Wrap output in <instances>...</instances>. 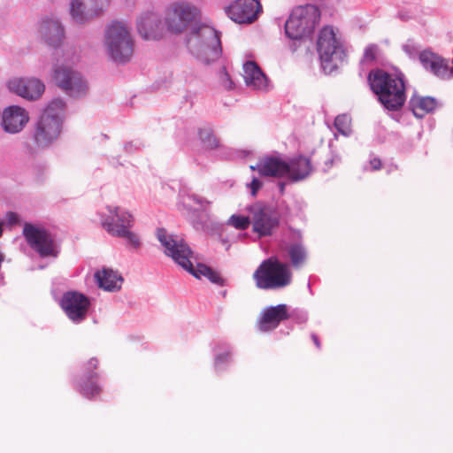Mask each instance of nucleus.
Segmentation results:
<instances>
[{
	"instance_id": "obj_1",
	"label": "nucleus",
	"mask_w": 453,
	"mask_h": 453,
	"mask_svg": "<svg viewBox=\"0 0 453 453\" xmlns=\"http://www.w3.org/2000/svg\"><path fill=\"white\" fill-rule=\"evenodd\" d=\"M62 32L58 25V50L63 60L58 65V88L73 99H81L88 94L89 86L83 74L73 66L79 60L78 51L74 45L60 40Z\"/></svg>"
},
{
	"instance_id": "obj_2",
	"label": "nucleus",
	"mask_w": 453,
	"mask_h": 453,
	"mask_svg": "<svg viewBox=\"0 0 453 453\" xmlns=\"http://www.w3.org/2000/svg\"><path fill=\"white\" fill-rule=\"evenodd\" d=\"M368 81L372 92L388 111L400 110L405 101V83L403 73H389L382 69L370 72Z\"/></svg>"
},
{
	"instance_id": "obj_3",
	"label": "nucleus",
	"mask_w": 453,
	"mask_h": 453,
	"mask_svg": "<svg viewBox=\"0 0 453 453\" xmlns=\"http://www.w3.org/2000/svg\"><path fill=\"white\" fill-rule=\"evenodd\" d=\"M186 43L190 53L205 64L215 61L221 54L218 32L205 24L194 26L187 37Z\"/></svg>"
},
{
	"instance_id": "obj_4",
	"label": "nucleus",
	"mask_w": 453,
	"mask_h": 453,
	"mask_svg": "<svg viewBox=\"0 0 453 453\" xmlns=\"http://www.w3.org/2000/svg\"><path fill=\"white\" fill-rule=\"evenodd\" d=\"M104 47L108 56L117 64L130 61L134 52L131 27L124 21H112L104 31Z\"/></svg>"
},
{
	"instance_id": "obj_5",
	"label": "nucleus",
	"mask_w": 453,
	"mask_h": 453,
	"mask_svg": "<svg viewBox=\"0 0 453 453\" xmlns=\"http://www.w3.org/2000/svg\"><path fill=\"white\" fill-rule=\"evenodd\" d=\"M332 27H325L319 33L317 50L325 73L330 74L340 67L347 57L341 37Z\"/></svg>"
},
{
	"instance_id": "obj_6",
	"label": "nucleus",
	"mask_w": 453,
	"mask_h": 453,
	"mask_svg": "<svg viewBox=\"0 0 453 453\" xmlns=\"http://www.w3.org/2000/svg\"><path fill=\"white\" fill-rule=\"evenodd\" d=\"M253 278L258 288L279 289L291 283L292 273L287 264L276 257H271L261 263Z\"/></svg>"
},
{
	"instance_id": "obj_7",
	"label": "nucleus",
	"mask_w": 453,
	"mask_h": 453,
	"mask_svg": "<svg viewBox=\"0 0 453 453\" xmlns=\"http://www.w3.org/2000/svg\"><path fill=\"white\" fill-rule=\"evenodd\" d=\"M320 19V12L314 4L299 5L293 9L285 23V34L292 40L311 35Z\"/></svg>"
},
{
	"instance_id": "obj_8",
	"label": "nucleus",
	"mask_w": 453,
	"mask_h": 453,
	"mask_svg": "<svg viewBox=\"0 0 453 453\" xmlns=\"http://www.w3.org/2000/svg\"><path fill=\"white\" fill-rule=\"evenodd\" d=\"M200 10L194 4L180 0L171 3L165 11L164 21L167 30L181 34L200 18Z\"/></svg>"
},
{
	"instance_id": "obj_9",
	"label": "nucleus",
	"mask_w": 453,
	"mask_h": 453,
	"mask_svg": "<svg viewBox=\"0 0 453 453\" xmlns=\"http://www.w3.org/2000/svg\"><path fill=\"white\" fill-rule=\"evenodd\" d=\"M253 232L259 237L270 236L280 225V216L271 205L257 203L248 208Z\"/></svg>"
},
{
	"instance_id": "obj_10",
	"label": "nucleus",
	"mask_w": 453,
	"mask_h": 453,
	"mask_svg": "<svg viewBox=\"0 0 453 453\" xmlns=\"http://www.w3.org/2000/svg\"><path fill=\"white\" fill-rule=\"evenodd\" d=\"M157 237L164 247V252L183 269L190 265L194 257L193 251L188 243L180 236L169 234L165 229L159 228Z\"/></svg>"
},
{
	"instance_id": "obj_11",
	"label": "nucleus",
	"mask_w": 453,
	"mask_h": 453,
	"mask_svg": "<svg viewBox=\"0 0 453 453\" xmlns=\"http://www.w3.org/2000/svg\"><path fill=\"white\" fill-rule=\"evenodd\" d=\"M60 306L73 323L81 324L88 317L91 300L81 292L67 291L61 298Z\"/></svg>"
},
{
	"instance_id": "obj_12",
	"label": "nucleus",
	"mask_w": 453,
	"mask_h": 453,
	"mask_svg": "<svg viewBox=\"0 0 453 453\" xmlns=\"http://www.w3.org/2000/svg\"><path fill=\"white\" fill-rule=\"evenodd\" d=\"M57 133V100L52 99L43 109L37 122L35 139L41 147L50 145Z\"/></svg>"
},
{
	"instance_id": "obj_13",
	"label": "nucleus",
	"mask_w": 453,
	"mask_h": 453,
	"mask_svg": "<svg viewBox=\"0 0 453 453\" xmlns=\"http://www.w3.org/2000/svg\"><path fill=\"white\" fill-rule=\"evenodd\" d=\"M8 89L29 102L39 100L44 91V83L35 77H15L7 82Z\"/></svg>"
},
{
	"instance_id": "obj_14",
	"label": "nucleus",
	"mask_w": 453,
	"mask_h": 453,
	"mask_svg": "<svg viewBox=\"0 0 453 453\" xmlns=\"http://www.w3.org/2000/svg\"><path fill=\"white\" fill-rule=\"evenodd\" d=\"M23 235L28 245L41 257H55L54 242L47 231L27 223L23 228Z\"/></svg>"
},
{
	"instance_id": "obj_15",
	"label": "nucleus",
	"mask_w": 453,
	"mask_h": 453,
	"mask_svg": "<svg viewBox=\"0 0 453 453\" xmlns=\"http://www.w3.org/2000/svg\"><path fill=\"white\" fill-rule=\"evenodd\" d=\"M109 6V0H71L70 14L80 24L102 15Z\"/></svg>"
},
{
	"instance_id": "obj_16",
	"label": "nucleus",
	"mask_w": 453,
	"mask_h": 453,
	"mask_svg": "<svg viewBox=\"0 0 453 453\" xmlns=\"http://www.w3.org/2000/svg\"><path fill=\"white\" fill-rule=\"evenodd\" d=\"M211 203V202L205 197L189 191H182L179 195V210L185 212L196 229L202 226L201 222L196 219L197 211H206Z\"/></svg>"
},
{
	"instance_id": "obj_17",
	"label": "nucleus",
	"mask_w": 453,
	"mask_h": 453,
	"mask_svg": "<svg viewBox=\"0 0 453 453\" xmlns=\"http://www.w3.org/2000/svg\"><path fill=\"white\" fill-rule=\"evenodd\" d=\"M29 112L19 105H10L5 107L1 115V127L4 132L9 134L20 133L29 122Z\"/></svg>"
},
{
	"instance_id": "obj_18",
	"label": "nucleus",
	"mask_w": 453,
	"mask_h": 453,
	"mask_svg": "<svg viewBox=\"0 0 453 453\" xmlns=\"http://www.w3.org/2000/svg\"><path fill=\"white\" fill-rule=\"evenodd\" d=\"M36 36L41 44L52 50H57V15L46 12L41 15L36 24Z\"/></svg>"
},
{
	"instance_id": "obj_19",
	"label": "nucleus",
	"mask_w": 453,
	"mask_h": 453,
	"mask_svg": "<svg viewBox=\"0 0 453 453\" xmlns=\"http://www.w3.org/2000/svg\"><path fill=\"white\" fill-rule=\"evenodd\" d=\"M261 8L257 0H236L226 9V12L236 23H251L257 18Z\"/></svg>"
},
{
	"instance_id": "obj_20",
	"label": "nucleus",
	"mask_w": 453,
	"mask_h": 453,
	"mask_svg": "<svg viewBox=\"0 0 453 453\" xmlns=\"http://www.w3.org/2000/svg\"><path fill=\"white\" fill-rule=\"evenodd\" d=\"M419 61L423 67L441 80L452 79V72L449 70V59L429 50H425L419 53Z\"/></svg>"
},
{
	"instance_id": "obj_21",
	"label": "nucleus",
	"mask_w": 453,
	"mask_h": 453,
	"mask_svg": "<svg viewBox=\"0 0 453 453\" xmlns=\"http://www.w3.org/2000/svg\"><path fill=\"white\" fill-rule=\"evenodd\" d=\"M250 169L257 170L260 176L286 178L288 172L287 161L280 157L267 156L262 157L257 165H251Z\"/></svg>"
},
{
	"instance_id": "obj_22",
	"label": "nucleus",
	"mask_w": 453,
	"mask_h": 453,
	"mask_svg": "<svg viewBox=\"0 0 453 453\" xmlns=\"http://www.w3.org/2000/svg\"><path fill=\"white\" fill-rule=\"evenodd\" d=\"M97 366V358H90L84 365V373L79 382V390L81 394L88 399L98 395L101 391L100 387L96 383L98 374L94 372Z\"/></svg>"
},
{
	"instance_id": "obj_23",
	"label": "nucleus",
	"mask_w": 453,
	"mask_h": 453,
	"mask_svg": "<svg viewBox=\"0 0 453 453\" xmlns=\"http://www.w3.org/2000/svg\"><path fill=\"white\" fill-rule=\"evenodd\" d=\"M290 318L287 304H278L265 308L258 320V328L262 332L275 329L281 321Z\"/></svg>"
},
{
	"instance_id": "obj_24",
	"label": "nucleus",
	"mask_w": 453,
	"mask_h": 453,
	"mask_svg": "<svg viewBox=\"0 0 453 453\" xmlns=\"http://www.w3.org/2000/svg\"><path fill=\"white\" fill-rule=\"evenodd\" d=\"M108 214L101 216L103 227L110 234L111 228L132 227L134 219L132 214L119 206H107Z\"/></svg>"
},
{
	"instance_id": "obj_25",
	"label": "nucleus",
	"mask_w": 453,
	"mask_h": 453,
	"mask_svg": "<svg viewBox=\"0 0 453 453\" xmlns=\"http://www.w3.org/2000/svg\"><path fill=\"white\" fill-rule=\"evenodd\" d=\"M287 180L290 182H298L308 178L313 171L311 159L305 156L298 155L287 161Z\"/></svg>"
},
{
	"instance_id": "obj_26",
	"label": "nucleus",
	"mask_w": 453,
	"mask_h": 453,
	"mask_svg": "<svg viewBox=\"0 0 453 453\" xmlns=\"http://www.w3.org/2000/svg\"><path fill=\"white\" fill-rule=\"evenodd\" d=\"M136 25L137 31L142 38H155L161 25V18L157 12L148 11L139 16Z\"/></svg>"
},
{
	"instance_id": "obj_27",
	"label": "nucleus",
	"mask_w": 453,
	"mask_h": 453,
	"mask_svg": "<svg viewBox=\"0 0 453 453\" xmlns=\"http://www.w3.org/2000/svg\"><path fill=\"white\" fill-rule=\"evenodd\" d=\"M243 79L246 85L254 89H264L267 86L266 76L253 61H247L243 65Z\"/></svg>"
},
{
	"instance_id": "obj_28",
	"label": "nucleus",
	"mask_w": 453,
	"mask_h": 453,
	"mask_svg": "<svg viewBox=\"0 0 453 453\" xmlns=\"http://www.w3.org/2000/svg\"><path fill=\"white\" fill-rule=\"evenodd\" d=\"M96 280L99 288L114 292L121 288L123 278L117 272L110 268H103L95 273Z\"/></svg>"
},
{
	"instance_id": "obj_29",
	"label": "nucleus",
	"mask_w": 453,
	"mask_h": 453,
	"mask_svg": "<svg viewBox=\"0 0 453 453\" xmlns=\"http://www.w3.org/2000/svg\"><path fill=\"white\" fill-rule=\"evenodd\" d=\"M436 106L437 101L432 96H420L414 94L409 101V109L418 119L432 112Z\"/></svg>"
},
{
	"instance_id": "obj_30",
	"label": "nucleus",
	"mask_w": 453,
	"mask_h": 453,
	"mask_svg": "<svg viewBox=\"0 0 453 453\" xmlns=\"http://www.w3.org/2000/svg\"><path fill=\"white\" fill-rule=\"evenodd\" d=\"M280 248L283 256L290 259L294 267L298 268L305 262L307 253L301 242L281 243Z\"/></svg>"
},
{
	"instance_id": "obj_31",
	"label": "nucleus",
	"mask_w": 453,
	"mask_h": 453,
	"mask_svg": "<svg viewBox=\"0 0 453 453\" xmlns=\"http://www.w3.org/2000/svg\"><path fill=\"white\" fill-rule=\"evenodd\" d=\"M131 227L127 228H111L110 229V234L114 237L123 238L126 240L127 243L137 250L141 247L142 242L137 234L134 232H132L130 230Z\"/></svg>"
},
{
	"instance_id": "obj_32",
	"label": "nucleus",
	"mask_w": 453,
	"mask_h": 453,
	"mask_svg": "<svg viewBox=\"0 0 453 453\" xmlns=\"http://www.w3.org/2000/svg\"><path fill=\"white\" fill-rule=\"evenodd\" d=\"M198 134L205 149L212 150L219 146V141L210 127L201 128Z\"/></svg>"
},
{
	"instance_id": "obj_33",
	"label": "nucleus",
	"mask_w": 453,
	"mask_h": 453,
	"mask_svg": "<svg viewBox=\"0 0 453 453\" xmlns=\"http://www.w3.org/2000/svg\"><path fill=\"white\" fill-rule=\"evenodd\" d=\"M351 119L347 114L338 115L334 119V127L338 132L344 135H348L350 132Z\"/></svg>"
},
{
	"instance_id": "obj_34",
	"label": "nucleus",
	"mask_w": 453,
	"mask_h": 453,
	"mask_svg": "<svg viewBox=\"0 0 453 453\" xmlns=\"http://www.w3.org/2000/svg\"><path fill=\"white\" fill-rule=\"evenodd\" d=\"M250 214L248 217L241 215H232L228 219V224L236 229L245 230L250 225Z\"/></svg>"
},
{
	"instance_id": "obj_35",
	"label": "nucleus",
	"mask_w": 453,
	"mask_h": 453,
	"mask_svg": "<svg viewBox=\"0 0 453 453\" xmlns=\"http://www.w3.org/2000/svg\"><path fill=\"white\" fill-rule=\"evenodd\" d=\"M231 362V353L229 350L216 354L214 360V367L217 372L224 371Z\"/></svg>"
},
{
	"instance_id": "obj_36",
	"label": "nucleus",
	"mask_w": 453,
	"mask_h": 453,
	"mask_svg": "<svg viewBox=\"0 0 453 453\" xmlns=\"http://www.w3.org/2000/svg\"><path fill=\"white\" fill-rule=\"evenodd\" d=\"M211 267L203 265V264H197V265L195 267L192 264V261L190 262V265L186 266L185 270L194 275L196 278H201V276L208 277V274H210Z\"/></svg>"
},
{
	"instance_id": "obj_37",
	"label": "nucleus",
	"mask_w": 453,
	"mask_h": 453,
	"mask_svg": "<svg viewBox=\"0 0 453 453\" xmlns=\"http://www.w3.org/2000/svg\"><path fill=\"white\" fill-rule=\"evenodd\" d=\"M403 50L409 56V58L414 59L417 57L419 58V51L420 46L418 45L414 41L408 40L402 46Z\"/></svg>"
},
{
	"instance_id": "obj_38",
	"label": "nucleus",
	"mask_w": 453,
	"mask_h": 453,
	"mask_svg": "<svg viewBox=\"0 0 453 453\" xmlns=\"http://www.w3.org/2000/svg\"><path fill=\"white\" fill-rule=\"evenodd\" d=\"M379 52L380 49L376 44L368 45L365 50L362 61L365 63L373 62L376 60Z\"/></svg>"
},
{
	"instance_id": "obj_39",
	"label": "nucleus",
	"mask_w": 453,
	"mask_h": 453,
	"mask_svg": "<svg viewBox=\"0 0 453 453\" xmlns=\"http://www.w3.org/2000/svg\"><path fill=\"white\" fill-rule=\"evenodd\" d=\"M219 81L220 84L226 88V89H233L234 85L233 81L230 78L229 73L226 72V68H222V70L219 73Z\"/></svg>"
},
{
	"instance_id": "obj_40",
	"label": "nucleus",
	"mask_w": 453,
	"mask_h": 453,
	"mask_svg": "<svg viewBox=\"0 0 453 453\" xmlns=\"http://www.w3.org/2000/svg\"><path fill=\"white\" fill-rule=\"evenodd\" d=\"M212 283L218 284V285H224V280L220 277V275L214 272L212 269L210 271V274H208L207 277Z\"/></svg>"
},
{
	"instance_id": "obj_41",
	"label": "nucleus",
	"mask_w": 453,
	"mask_h": 453,
	"mask_svg": "<svg viewBox=\"0 0 453 453\" xmlns=\"http://www.w3.org/2000/svg\"><path fill=\"white\" fill-rule=\"evenodd\" d=\"M263 183L256 177L252 178L251 182L248 185L251 189V195L256 196L257 190L262 187Z\"/></svg>"
},
{
	"instance_id": "obj_42",
	"label": "nucleus",
	"mask_w": 453,
	"mask_h": 453,
	"mask_svg": "<svg viewBox=\"0 0 453 453\" xmlns=\"http://www.w3.org/2000/svg\"><path fill=\"white\" fill-rule=\"evenodd\" d=\"M6 219L10 225H15L19 222V217L17 213L9 211L6 214Z\"/></svg>"
},
{
	"instance_id": "obj_43",
	"label": "nucleus",
	"mask_w": 453,
	"mask_h": 453,
	"mask_svg": "<svg viewBox=\"0 0 453 453\" xmlns=\"http://www.w3.org/2000/svg\"><path fill=\"white\" fill-rule=\"evenodd\" d=\"M370 165L372 170H379L381 165L380 158L374 157L370 160Z\"/></svg>"
},
{
	"instance_id": "obj_44",
	"label": "nucleus",
	"mask_w": 453,
	"mask_h": 453,
	"mask_svg": "<svg viewBox=\"0 0 453 453\" xmlns=\"http://www.w3.org/2000/svg\"><path fill=\"white\" fill-rule=\"evenodd\" d=\"M124 149L127 152H132L133 150H137L138 147L136 144H134L133 142H129L125 144Z\"/></svg>"
},
{
	"instance_id": "obj_45",
	"label": "nucleus",
	"mask_w": 453,
	"mask_h": 453,
	"mask_svg": "<svg viewBox=\"0 0 453 453\" xmlns=\"http://www.w3.org/2000/svg\"><path fill=\"white\" fill-rule=\"evenodd\" d=\"M311 339L313 341V342L315 343V345L317 346V348H320V342H319V340L318 338V336L316 334H311Z\"/></svg>"
},
{
	"instance_id": "obj_46",
	"label": "nucleus",
	"mask_w": 453,
	"mask_h": 453,
	"mask_svg": "<svg viewBox=\"0 0 453 453\" xmlns=\"http://www.w3.org/2000/svg\"><path fill=\"white\" fill-rule=\"evenodd\" d=\"M307 319H308V316L306 313H303V312L301 313V315L298 317V321L301 323L307 321Z\"/></svg>"
},
{
	"instance_id": "obj_47",
	"label": "nucleus",
	"mask_w": 453,
	"mask_h": 453,
	"mask_svg": "<svg viewBox=\"0 0 453 453\" xmlns=\"http://www.w3.org/2000/svg\"><path fill=\"white\" fill-rule=\"evenodd\" d=\"M278 186H279V189H280V193H281V194H282V193H284L285 187H286L285 182L280 181V182L278 183Z\"/></svg>"
},
{
	"instance_id": "obj_48",
	"label": "nucleus",
	"mask_w": 453,
	"mask_h": 453,
	"mask_svg": "<svg viewBox=\"0 0 453 453\" xmlns=\"http://www.w3.org/2000/svg\"><path fill=\"white\" fill-rule=\"evenodd\" d=\"M58 111L61 110V109H64L65 107V104L58 99ZM60 132V130L58 129V133Z\"/></svg>"
},
{
	"instance_id": "obj_49",
	"label": "nucleus",
	"mask_w": 453,
	"mask_h": 453,
	"mask_svg": "<svg viewBox=\"0 0 453 453\" xmlns=\"http://www.w3.org/2000/svg\"><path fill=\"white\" fill-rule=\"evenodd\" d=\"M449 70L452 72V78H453V60H449Z\"/></svg>"
},
{
	"instance_id": "obj_50",
	"label": "nucleus",
	"mask_w": 453,
	"mask_h": 453,
	"mask_svg": "<svg viewBox=\"0 0 453 453\" xmlns=\"http://www.w3.org/2000/svg\"><path fill=\"white\" fill-rule=\"evenodd\" d=\"M51 294H52V296H53V298H54V299H56L57 297H56V295H55V291H54V289H52V290H51Z\"/></svg>"
},
{
	"instance_id": "obj_51",
	"label": "nucleus",
	"mask_w": 453,
	"mask_h": 453,
	"mask_svg": "<svg viewBox=\"0 0 453 453\" xmlns=\"http://www.w3.org/2000/svg\"><path fill=\"white\" fill-rule=\"evenodd\" d=\"M39 268H40V269H43V268H44V266H43V265H40V266H39Z\"/></svg>"
}]
</instances>
